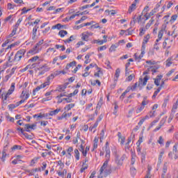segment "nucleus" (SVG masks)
<instances>
[{
  "label": "nucleus",
  "instance_id": "41",
  "mask_svg": "<svg viewBox=\"0 0 178 178\" xmlns=\"http://www.w3.org/2000/svg\"><path fill=\"white\" fill-rule=\"evenodd\" d=\"M72 41H74V36L71 35L70 37V38L64 40V42H65V44H70V42H72Z\"/></svg>",
  "mask_w": 178,
  "mask_h": 178
},
{
  "label": "nucleus",
  "instance_id": "54",
  "mask_svg": "<svg viewBox=\"0 0 178 178\" xmlns=\"http://www.w3.org/2000/svg\"><path fill=\"white\" fill-rule=\"evenodd\" d=\"M102 106V99H100L99 102L97 104L96 109H101V107Z\"/></svg>",
  "mask_w": 178,
  "mask_h": 178
},
{
  "label": "nucleus",
  "instance_id": "46",
  "mask_svg": "<svg viewBox=\"0 0 178 178\" xmlns=\"http://www.w3.org/2000/svg\"><path fill=\"white\" fill-rule=\"evenodd\" d=\"M165 62H166L165 66H167V67H169L172 65V63H173L172 62V57L168 58L166 60Z\"/></svg>",
  "mask_w": 178,
  "mask_h": 178
},
{
  "label": "nucleus",
  "instance_id": "56",
  "mask_svg": "<svg viewBox=\"0 0 178 178\" xmlns=\"http://www.w3.org/2000/svg\"><path fill=\"white\" fill-rule=\"evenodd\" d=\"M135 75L134 74H130L127 79H126V81H131V80H133V79H134Z\"/></svg>",
  "mask_w": 178,
  "mask_h": 178
},
{
  "label": "nucleus",
  "instance_id": "9",
  "mask_svg": "<svg viewBox=\"0 0 178 178\" xmlns=\"http://www.w3.org/2000/svg\"><path fill=\"white\" fill-rule=\"evenodd\" d=\"M40 51H41V47L35 46L28 51V54H30L31 55H35V54H38Z\"/></svg>",
  "mask_w": 178,
  "mask_h": 178
},
{
  "label": "nucleus",
  "instance_id": "12",
  "mask_svg": "<svg viewBox=\"0 0 178 178\" xmlns=\"http://www.w3.org/2000/svg\"><path fill=\"white\" fill-rule=\"evenodd\" d=\"M167 172H168V162H165L164 163V165L162 169L161 178H165V176H166Z\"/></svg>",
  "mask_w": 178,
  "mask_h": 178
},
{
  "label": "nucleus",
  "instance_id": "16",
  "mask_svg": "<svg viewBox=\"0 0 178 178\" xmlns=\"http://www.w3.org/2000/svg\"><path fill=\"white\" fill-rule=\"evenodd\" d=\"M172 154H175V159H178V154H177V145H175L172 148Z\"/></svg>",
  "mask_w": 178,
  "mask_h": 178
},
{
  "label": "nucleus",
  "instance_id": "47",
  "mask_svg": "<svg viewBox=\"0 0 178 178\" xmlns=\"http://www.w3.org/2000/svg\"><path fill=\"white\" fill-rule=\"evenodd\" d=\"M55 52H56V50L54 48H49L47 50V54H49V55H51L52 54H55Z\"/></svg>",
  "mask_w": 178,
  "mask_h": 178
},
{
  "label": "nucleus",
  "instance_id": "43",
  "mask_svg": "<svg viewBox=\"0 0 178 178\" xmlns=\"http://www.w3.org/2000/svg\"><path fill=\"white\" fill-rule=\"evenodd\" d=\"M24 130H25V131H28V132L31 131V124H25Z\"/></svg>",
  "mask_w": 178,
  "mask_h": 178
},
{
  "label": "nucleus",
  "instance_id": "19",
  "mask_svg": "<svg viewBox=\"0 0 178 178\" xmlns=\"http://www.w3.org/2000/svg\"><path fill=\"white\" fill-rule=\"evenodd\" d=\"M165 154V150L162 149L159 155V163L161 164L162 163V161H163V154Z\"/></svg>",
  "mask_w": 178,
  "mask_h": 178
},
{
  "label": "nucleus",
  "instance_id": "4",
  "mask_svg": "<svg viewBox=\"0 0 178 178\" xmlns=\"http://www.w3.org/2000/svg\"><path fill=\"white\" fill-rule=\"evenodd\" d=\"M29 97H30V93L26 90H23L20 95V98H22V100L17 102V106H19V105H22V104H24V101H26V99H29Z\"/></svg>",
  "mask_w": 178,
  "mask_h": 178
},
{
  "label": "nucleus",
  "instance_id": "36",
  "mask_svg": "<svg viewBox=\"0 0 178 178\" xmlns=\"http://www.w3.org/2000/svg\"><path fill=\"white\" fill-rule=\"evenodd\" d=\"M58 35H60L61 38H63V37H65V35H67V31L61 30L59 31Z\"/></svg>",
  "mask_w": 178,
  "mask_h": 178
},
{
  "label": "nucleus",
  "instance_id": "37",
  "mask_svg": "<svg viewBox=\"0 0 178 178\" xmlns=\"http://www.w3.org/2000/svg\"><path fill=\"white\" fill-rule=\"evenodd\" d=\"M145 105H148V99H147V97H143V100L140 106L145 108Z\"/></svg>",
  "mask_w": 178,
  "mask_h": 178
},
{
  "label": "nucleus",
  "instance_id": "52",
  "mask_svg": "<svg viewBox=\"0 0 178 178\" xmlns=\"http://www.w3.org/2000/svg\"><path fill=\"white\" fill-rule=\"evenodd\" d=\"M147 31V29L145 27L140 28V33L139 35H144V34H145V32Z\"/></svg>",
  "mask_w": 178,
  "mask_h": 178
},
{
  "label": "nucleus",
  "instance_id": "3",
  "mask_svg": "<svg viewBox=\"0 0 178 178\" xmlns=\"http://www.w3.org/2000/svg\"><path fill=\"white\" fill-rule=\"evenodd\" d=\"M147 81H148V76H145L143 80V79H140L138 83H136L134 86L131 87V90H136L137 87H141L142 86H147Z\"/></svg>",
  "mask_w": 178,
  "mask_h": 178
},
{
  "label": "nucleus",
  "instance_id": "5",
  "mask_svg": "<svg viewBox=\"0 0 178 178\" xmlns=\"http://www.w3.org/2000/svg\"><path fill=\"white\" fill-rule=\"evenodd\" d=\"M26 54L25 49H21L17 52L14 57L15 62H19L22 60V58H24V54Z\"/></svg>",
  "mask_w": 178,
  "mask_h": 178
},
{
  "label": "nucleus",
  "instance_id": "15",
  "mask_svg": "<svg viewBox=\"0 0 178 178\" xmlns=\"http://www.w3.org/2000/svg\"><path fill=\"white\" fill-rule=\"evenodd\" d=\"M97 127H98V122H96L93 125L90 126L89 130L90 131L95 133V131H97Z\"/></svg>",
  "mask_w": 178,
  "mask_h": 178
},
{
  "label": "nucleus",
  "instance_id": "22",
  "mask_svg": "<svg viewBox=\"0 0 178 178\" xmlns=\"http://www.w3.org/2000/svg\"><path fill=\"white\" fill-rule=\"evenodd\" d=\"M75 104L73 103H71L70 104H67L64 110L68 112V111H70V109L74 108Z\"/></svg>",
  "mask_w": 178,
  "mask_h": 178
},
{
  "label": "nucleus",
  "instance_id": "58",
  "mask_svg": "<svg viewBox=\"0 0 178 178\" xmlns=\"http://www.w3.org/2000/svg\"><path fill=\"white\" fill-rule=\"evenodd\" d=\"M149 11V6H146L144 8V9H143V12H142V15H144L145 13H148Z\"/></svg>",
  "mask_w": 178,
  "mask_h": 178
},
{
  "label": "nucleus",
  "instance_id": "35",
  "mask_svg": "<svg viewBox=\"0 0 178 178\" xmlns=\"http://www.w3.org/2000/svg\"><path fill=\"white\" fill-rule=\"evenodd\" d=\"M13 52H9L8 53V62L10 63H12V62H15V58H13L12 56H13Z\"/></svg>",
  "mask_w": 178,
  "mask_h": 178
},
{
  "label": "nucleus",
  "instance_id": "34",
  "mask_svg": "<svg viewBox=\"0 0 178 178\" xmlns=\"http://www.w3.org/2000/svg\"><path fill=\"white\" fill-rule=\"evenodd\" d=\"M88 35H87L86 32L81 34V40H83V41H88Z\"/></svg>",
  "mask_w": 178,
  "mask_h": 178
},
{
  "label": "nucleus",
  "instance_id": "53",
  "mask_svg": "<svg viewBox=\"0 0 178 178\" xmlns=\"http://www.w3.org/2000/svg\"><path fill=\"white\" fill-rule=\"evenodd\" d=\"M158 122H159V118H156L154 120H153V122L150 124L149 127H152L153 126H155V124H156Z\"/></svg>",
  "mask_w": 178,
  "mask_h": 178
},
{
  "label": "nucleus",
  "instance_id": "27",
  "mask_svg": "<svg viewBox=\"0 0 178 178\" xmlns=\"http://www.w3.org/2000/svg\"><path fill=\"white\" fill-rule=\"evenodd\" d=\"M19 44V42H16L15 43L11 44L10 45L8 46L7 48H6V51H8V49H12V48H15V47H17Z\"/></svg>",
  "mask_w": 178,
  "mask_h": 178
},
{
  "label": "nucleus",
  "instance_id": "14",
  "mask_svg": "<svg viewBox=\"0 0 178 178\" xmlns=\"http://www.w3.org/2000/svg\"><path fill=\"white\" fill-rule=\"evenodd\" d=\"M49 80H51V78H49V76L47 79V81H45L44 83L40 85L41 88H46V87L49 86V84H51V81Z\"/></svg>",
  "mask_w": 178,
  "mask_h": 178
},
{
  "label": "nucleus",
  "instance_id": "2",
  "mask_svg": "<svg viewBox=\"0 0 178 178\" xmlns=\"http://www.w3.org/2000/svg\"><path fill=\"white\" fill-rule=\"evenodd\" d=\"M38 70H39L38 75L42 76V74H45L47 72H49V70H51V67H49L48 64L45 63L44 65H40V67L38 68Z\"/></svg>",
  "mask_w": 178,
  "mask_h": 178
},
{
  "label": "nucleus",
  "instance_id": "59",
  "mask_svg": "<svg viewBox=\"0 0 178 178\" xmlns=\"http://www.w3.org/2000/svg\"><path fill=\"white\" fill-rule=\"evenodd\" d=\"M148 40H149V35H147L144 40H143V45H145V44H147V42H148Z\"/></svg>",
  "mask_w": 178,
  "mask_h": 178
},
{
  "label": "nucleus",
  "instance_id": "32",
  "mask_svg": "<svg viewBox=\"0 0 178 178\" xmlns=\"http://www.w3.org/2000/svg\"><path fill=\"white\" fill-rule=\"evenodd\" d=\"M90 56H91V54L88 53L86 56H85V63L86 65H88L90 62H91V60L90 59Z\"/></svg>",
  "mask_w": 178,
  "mask_h": 178
},
{
  "label": "nucleus",
  "instance_id": "13",
  "mask_svg": "<svg viewBox=\"0 0 178 178\" xmlns=\"http://www.w3.org/2000/svg\"><path fill=\"white\" fill-rule=\"evenodd\" d=\"M133 90V88H131V86H129L127 90L121 95L120 96V99H124V97H126V94H127V92H130V90Z\"/></svg>",
  "mask_w": 178,
  "mask_h": 178
},
{
  "label": "nucleus",
  "instance_id": "51",
  "mask_svg": "<svg viewBox=\"0 0 178 178\" xmlns=\"http://www.w3.org/2000/svg\"><path fill=\"white\" fill-rule=\"evenodd\" d=\"M63 101L64 102V104H69L70 102H72V101H73V99L72 98H70L69 97H67V98H63Z\"/></svg>",
  "mask_w": 178,
  "mask_h": 178
},
{
  "label": "nucleus",
  "instance_id": "63",
  "mask_svg": "<svg viewBox=\"0 0 178 178\" xmlns=\"http://www.w3.org/2000/svg\"><path fill=\"white\" fill-rule=\"evenodd\" d=\"M120 166L121 165H117V166H114L112 168L113 172H118V170H120Z\"/></svg>",
  "mask_w": 178,
  "mask_h": 178
},
{
  "label": "nucleus",
  "instance_id": "23",
  "mask_svg": "<svg viewBox=\"0 0 178 178\" xmlns=\"http://www.w3.org/2000/svg\"><path fill=\"white\" fill-rule=\"evenodd\" d=\"M158 69H159V67H156L155 66H151L149 68V72H152V74H154L158 72Z\"/></svg>",
  "mask_w": 178,
  "mask_h": 178
},
{
  "label": "nucleus",
  "instance_id": "25",
  "mask_svg": "<svg viewBox=\"0 0 178 178\" xmlns=\"http://www.w3.org/2000/svg\"><path fill=\"white\" fill-rule=\"evenodd\" d=\"M59 112H60V108H57L54 111H51L49 112V116H54L55 115H58V113H59Z\"/></svg>",
  "mask_w": 178,
  "mask_h": 178
},
{
  "label": "nucleus",
  "instance_id": "31",
  "mask_svg": "<svg viewBox=\"0 0 178 178\" xmlns=\"http://www.w3.org/2000/svg\"><path fill=\"white\" fill-rule=\"evenodd\" d=\"M134 58H135V60L140 62V60H141V59H143V55H141V54L139 55L138 54L136 53L134 54Z\"/></svg>",
  "mask_w": 178,
  "mask_h": 178
},
{
  "label": "nucleus",
  "instance_id": "26",
  "mask_svg": "<svg viewBox=\"0 0 178 178\" xmlns=\"http://www.w3.org/2000/svg\"><path fill=\"white\" fill-rule=\"evenodd\" d=\"M79 151H81V152L82 153L83 156H85V157L87 156V152H87L84 149V147H83V145H81Z\"/></svg>",
  "mask_w": 178,
  "mask_h": 178
},
{
  "label": "nucleus",
  "instance_id": "10",
  "mask_svg": "<svg viewBox=\"0 0 178 178\" xmlns=\"http://www.w3.org/2000/svg\"><path fill=\"white\" fill-rule=\"evenodd\" d=\"M52 92H54V90L46 92L44 95L46 97L42 99V102H47V101H51V99H52V96H51L52 95Z\"/></svg>",
  "mask_w": 178,
  "mask_h": 178
},
{
  "label": "nucleus",
  "instance_id": "28",
  "mask_svg": "<svg viewBox=\"0 0 178 178\" xmlns=\"http://www.w3.org/2000/svg\"><path fill=\"white\" fill-rule=\"evenodd\" d=\"M119 76H120V69L118 68L115 70V81H118V79H119Z\"/></svg>",
  "mask_w": 178,
  "mask_h": 178
},
{
  "label": "nucleus",
  "instance_id": "61",
  "mask_svg": "<svg viewBox=\"0 0 178 178\" xmlns=\"http://www.w3.org/2000/svg\"><path fill=\"white\" fill-rule=\"evenodd\" d=\"M16 31H17V28H14L12 33L9 35V38L13 37L16 34Z\"/></svg>",
  "mask_w": 178,
  "mask_h": 178
},
{
  "label": "nucleus",
  "instance_id": "38",
  "mask_svg": "<svg viewBox=\"0 0 178 178\" xmlns=\"http://www.w3.org/2000/svg\"><path fill=\"white\" fill-rule=\"evenodd\" d=\"M102 74L103 73L102 71H101V68L97 67V72L95 73V77H101Z\"/></svg>",
  "mask_w": 178,
  "mask_h": 178
},
{
  "label": "nucleus",
  "instance_id": "18",
  "mask_svg": "<svg viewBox=\"0 0 178 178\" xmlns=\"http://www.w3.org/2000/svg\"><path fill=\"white\" fill-rule=\"evenodd\" d=\"M163 76L162 75H158L156 79H154V84L156 86H159V83H161V80L162 79Z\"/></svg>",
  "mask_w": 178,
  "mask_h": 178
},
{
  "label": "nucleus",
  "instance_id": "1",
  "mask_svg": "<svg viewBox=\"0 0 178 178\" xmlns=\"http://www.w3.org/2000/svg\"><path fill=\"white\" fill-rule=\"evenodd\" d=\"M109 163H104L99 169V175L98 178H104L109 176L113 172L112 166L109 165Z\"/></svg>",
  "mask_w": 178,
  "mask_h": 178
},
{
  "label": "nucleus",
  "instance_id": "24",
  "mask_svg": "<svg viewBox=\"0 0 178 178\" xmlns=\"http://www.w3.org/2000/svg\"><path fill=\"white\" fill-rule=\"evenodd\" d=\"M33 117L42 119V118H48V113H40L38 115H35Z\"/></svg>",
  "mask_w": 178,
  "mask_h": 178
},
{
  "label": "nucleus",
  "instance_id": "44",
  "mask_svg": "<svg viewBox=\"0 0 178 178\" xmlns=\"http://www.w3.org/2000/svg\"><path fill=\"white\" fill-rule=\"evenodd\" d=\"M88 164L83 163L82 165V168L80 170L81 173H83V172H84L86 169H88Z\"/></svg>",
  "mask_w": 178,
  "mask_h": 178
},
{
  "label": "nucleus",
  "instance_id": "20",
  "mask_svg": "<svg viewBox=\"0 0 178 178\" xmlns=\"http://www.w3.org/2000/svg\"><path fill=\"white\" fill-rule=\"evenodd\" d=\"M162 37H163V29H161L158 34V39H156V42H159L161 40H162Z\"/></svg>",
  "mask_w": 178,
  "mask_h": 178
},
{
  "label": "nucleus",
  "instance_id": "49",
  "mask_svg": "<svg viewBox=\"0 0 178 178\" xmlns=\"http://www.w3.org/2000/svg\"><path fill=\"white\" fill-rule=\"evenodd\" d=\"M106 13H108V15H111V16H113L118 13L115 10H106Z\"/></svg>",
  "mask_w": 178,
  "mask_h": 178
},
{
  "label": "nucleus",
  "instance_id": "45",
  "mask_svg": "<svg viewBox=\"0 0 178 178\" xmlns=\"http://www.w3.org/2000/svg\"><path fill=\"white\" fill-rule=\"evenodd\" d=\"M136 3H134L131 4V6L129 7V13H131V12H133L134 10H136Z\"/></svg>",
  "mask_w": 178,
  "mask_h": 178
},
{
  "label": "nucleus",
  "instance_id": "11",
  "mask_svg": "<svg viewBox=\"0 0 178 178\" xmlns=\"http://www.w3.org/2000/svg\"><path fill=\"white\" fill-rule=\"evenodd\" d=\"M143 15H143H141L138 17V22H141L142 20H144V22H147V20H148V19L151 17V15H149V13H145Z\"/></svg>",
  "mask_w": 178,
  "mask_h": 178
},
{
  "label": "nucleus",
  "instance_id": "6",
  "mask_svg": "<svg viewBox=\"0 0 178 178\" xmlns=\"http://www.w3.org/2000/svg\"><path fill=\"white\" fill-rule=\"evenodd\" d=\"M127 156L126 154H123L121 157L118 156V154L115 155V162L116 165L122 166L123 165V161L126 159Z\"/></svg>",
  "mask_w": 178,
  "mask_h": 178
},
{
  "label": "nucleus",
  "instance_id": "50",
  "mask_svg": "<svg viewBox=\"0 0 178 178\" xmlns=\"http://www.w3.org/2000/svg\"><path fill=\"white\" fill-rule=\"evenodd\" d=\"M136 163V155L134 153H131V165H134Z\"/></svg>",
  "mask_w": 178,
  "mask_h": 178
},
{
  "label": "nucleus",
  "instance_id": "17",
  "mask_svg": "<svg viewBox=\"0 0 178 178\" xmlns=\"http://www.w3.org/2000/svg\"><path fill=\"white\" fill-rule=\"evenodd\" d=\"M13 91H15V83H11L10 89L8 90V92L6 94L8 95H11V94L13 93Z\"/></svg>",
  "mask_w": 178,
  "mask_h": 178
},
{
  "label": "nucleus",
  "instance_id": "40",
  "mask_svg": "<svg viewBox=\"0 0 178 178\" xmlns=\"http://www.w3.org/2000/svg\"><path fill=\"white\" fill-rule=\"evenodd\" d=\"M37 30H38V26H35L33 29V33H32V38L33 40H34V38H35V35L37 34Z\"/></svg>",
  "mask_w": 178,
  "mask_h": 178
},
{
  "label": "nucleus",
  "instance_id": "60",
  "mask_svg": "<svg viewBox=\"0 0 178 178\" xmlns=\"http://www.w3.org/2000/svg\"><path fill=\"white\" fill-rule=\"evenodd\" d=\"M70 116H72V113H63V118H64V119H67V118H70Z\"/></svg>",
  "mask_w": 178,
  "mask_h": 178
},
{
  "label": "nucleus",
  "instance_id": "33",
  "mask_svg": "<svg viewBox=\"0 0 178 178\" xmlns=\"http://www.w3.org/2000/svg\"><path fill=\"white\" fill-rule=\"evenodd\" d=\"M38 59H40V57L38 56H33L29 60V63H33V62H37Z\"/></svg>",
  "mask_w": 178,
  "mask_h": 178
},
{
  "label": "nucleus",
  "instance_id": "7",
  "mask_svg": "<svg viewBox=\"0 0 178 178\" xmlns=\"http://www.w3.org/2000/svg\"><path fill=\"white\" fill-rule=\"evenodd\" d=\"M106 161L104 163H109V161L111 159V149H109V143H106V155H105Z\"/></svg>",
  "mask_w": 178,
  "mask_h": 178
},
{
  "label": "nucleus",
  "instance_id": "8",
  "mask_svg": "<svg viewBox=\"0 0 178 178\" xmlns=\"http://www.w3.org/2000/svg\"><path fill=\"white\" fill-rule=\"evenodd\" d=\"M9 95L8 93H3L1 95L3 105H8L9 104Z\"/></svg>",
  "mask_w": 178,
  "mask_h": 178
},
{
  "label": "nucleus",
  "instance_id": "64",
  "mask_svg": "<svg viewBox=\"0 0 178 178\" xmlns=\"http://www.w3.org/2000/svg\"><path fill=\"white\" fill-rule=\"evenodd\" d=\"M56 49H59V48H60V49H61V51H65V46L60 45V44H56Z\"/></svg>",
  "mask_w": 178,
  "mask_h": 178
},
{
  "label": "nucleus",
  "instance_id": "57",
  "mask_svg": "<svg viewBox=\"0 0 178 178\" xmlns=\"http://www.w3.org/2000/svg\"><path fill=\"white\" fill-rule=\"evenodd\" d=\"M166 119H168V117L162 118L159 124H160V126H163L166 122Z\"/></svg>",
  "mask_w": 178,
  "mask_h": 178
},
{
  "label": "nucleus",
  "instance_id": "21",
  "mask_svg": "<svg viewBox=\"0 0 178 178\" xmlns=\"http://www.w3.org/2000/svg\"><path fill=\"white\" fill-rule=\"evenodd\" d=\"M108 40L104 39L103 40H95L93 41L94 44H99V45H102V44H105V42H107Z\"/></svg>",
  "mask_w": 178,
  "mask_h": 178
},
{
  "label": "nucleus",
  "instance_id": "48",
  "mask_svg": "<svg viewBox=\"0 0 178 178\" xmlns=\"http://www.w3.org/2000/svg\"><path fill=\"white\" fill-rule=\"evenodd\" d=\"M144 106H138L136 108V113H140L141 112H143V111H144Z\"/></svg>",
  "mask_w": 178,
  "mask_h": 178
},
{
  "label": "nucleus",
  "instance_id": "39",
  "mask_svg": "<svg viewBox=\"0 0 178 178\" xmlns=\"http://www.w3.org/2000/svg\"><path fill=\"white\" fill-rule=\"evenodd\" d=\"M74 156H75L76 161H79L80 159V152H79V149H74Z\"/></svg>",
  "mask_w": 178,
  "mask_h": 178
},
{
  "label": "nucleus",
  "instance_id": "30",
  "mask_svg": "<svg viewBox=\"0 0 178 178\" xmlns=\"http://www.w3.org/2000/svg\"><path fill=\"white\" fill-rule=\"evenodd\" d=\"M118 47H119V43L111 45L110 49H109V51L110 52H113V51H116V48H118Z\"/></svg>",
  "mask_w": 178,
  "mask_h": 178
},
{
  "label": "nucleus",
  "instance_id": "42",
  "mask_svg": "<svg viewBox=\"0 0 178 178\" xmlns=\"http://www.w3.org/2000/svg\"><path fill=\"white\" fill-rule=\"evenodd\" d=\"M53 30H55V29H57V30H60V29H63V25L60 24H57L52 26Z\"/></svg>",
  "mask_w": 178,
  "mask_h": 178
},
{
  "label": "nucleus",
  "instance_id": "55",
  "mask_svg": "<svg viewBox=\"0 0 178 178\" xmlns=\"http://www.w3.org/2000/svg\"><path fill=\"white\" fill-rule=\"evenodd\" d=\"M23 136H24L25 138H27L28 140H33V136L31 135H29L27 133H23Z\"/></svg>",
  "mask_w": 178,
  "mask_h": 178
},
{
  "label": "nucleus",
  "instance_id": "62",
  "mask_svg": "<svg viewBox=\"0 0 178 178\" xmlns=\"http://www.w3.org/2000/svg\"><path fill=\"white\" fill-rule=\"evenodd\" d=\"M177 15H172L170 20V23H173L174 22H175V20H177Z\"/></svg>",
  "mask_w": 178,
  "mask_h": 178
},
{
  "label": "nucleus",
  "instance_id": "29",
  "mask_svg": "<svg viewBox=\"0 0 178 178\" xmlns=\"http://www.w3.org/2000/svg\"><path fill=\"white\" fill-rule=\"evenodd\" d=\"M65 90H66V86H59L56 91H58V92H63V91H65Z\"/></svg>",
  "mask_w": 178,
  "mask_h": 178
}]
</instances>
